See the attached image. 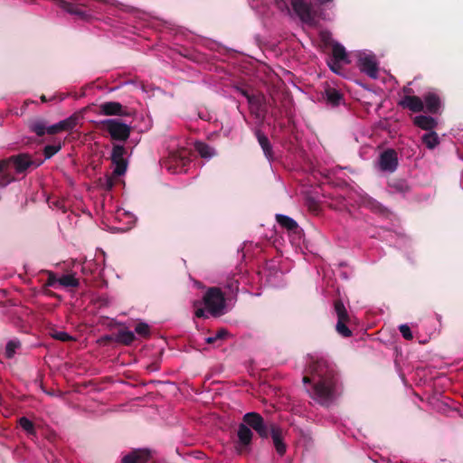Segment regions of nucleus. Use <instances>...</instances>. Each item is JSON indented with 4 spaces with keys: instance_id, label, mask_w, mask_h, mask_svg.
Instances as JSON below:
<instances>
[{
    "instance_id": "1a4fd4ad",
    "label": "nucleus",
    "mask_w": 463,
    "mask_h": 463,
    "mask_svg": "<svg viewBox=\"0 0 463 463\" xmlns=\"http://www.w3.org/2000/svg\"><path fill=\"white\" fill-rule=\"evenodd\" d=\"M5 160L8 161L11 171H13L14 168L16 174H24L33 164L31 156L28 154L12 156L5 158Z\"/></svg>"
},
{
    "instance_id": "37998d69",
    "label": "nucleus",
    "mask_w": 463,
    "mask_h": 463,
    "mask_svg": "<svg viewBox=\"0 0 463 463\" xmlns=\"http://www.w3.org/2000/svg\"><path fill=\"white\" fill-rule=\"evenodd\" d=\"M226 287L231 292H237L239 290V282L238 280L232 279L227 282Z\"/></svg>"
},
{
    "instance_id": "ddd939ff",
    "label": "nucleus",
    "mask_w": 463,
    "mask_h": 463,
    "mask_svg": "<svg viewBox=\"0 0 463 463\" xmlns=\"http://www.w3.org/2000/svg\"><path fill=\"white\" fill-rule=\"evenodd\" d=\"M379 165L381 170L394 172L398 167V156L394 149H387L380 155Z\"/></svg>"
},
{
    "instance_id": "e433bc0d",
    "label": "nucleus",
    "mask_w": 463,
    "mask_h": 463,
    "mask_svg": "<svg viewBox=\"0 0 463 463\" xmlns=\"http://www.w3.org/2000/svg\"><path fill=\"white\" fill-rule=\"evenodd\" d=\"M123 215L128 220V226L127 227H118V232H128L134 226L136 220H137L135 216H133L132 214H130L128 212H124Z\"/></svg>"
},
{
    "instance_id": "4be33fe9",
    "label": "nucleus",
    "mask_w": 463,
    "mask_h": 463,
    "mask_svg": "<svg viewBox=\"0 0 463 463\" xmlns=\"http://www.w3.org/2000/svg\"><path fill=\"white\" fill-rule=\"evenodd\" d=\"M256 137L258 139V142L260 146H261L265 156L271 160L273 158V151H272V146L268 138V137L262 133L260 129H256L255 131Z\"/></svg>"
},
{
    "instance_id": "cd10ccee",
    "label": "nucleus",
    "mask_w": 463,
    "mask_h": 463,
    "mask_svg": "<svg viewBox=\"0 0 463 463\" xmlns=\"http://www.w3.org/2000/svg\"><path fill=\"white\" fill-rule=\"evenodd\" d=\"M58 283L64 288H78L80 285L79 279L74 274H66L59 278Z\"/></svg>"
},
{
    "instance_id": "dca6fc26",
    "label": "nucleus",
    "mask_w": 463,
    "mask_h": 463,
    "mask_svg": "<svg viewBox=\"0 0 463 463\" xmlns=\"http://www.w3.org/2000/svg\"><path fill=\"white\" fill-rule=\"evenodd\" d=\"M399 104L402 108L408 109L413 113H419L424 110L422 98L415 95H405Z\"/></svg>"
},
{
    "instance_id": "473e14b6",
    "label": "nucleus",
    "mask_w": 463,
    "mask_h": 463,
    "mask_svg": "<svg viewBox=\"0 0 463 463\" xmlns=\"http://www.w3.org/2000/svg\"><path fill=\"white\" fill-rule=\"evenodd\" d=\"M19 425L28 434H35V429L33 421L27 419L26 417H22L19 419Z\"/></svg>"
},
{
    "instance_id": "b1692460",
    "label": "nucleus",
    "mask_w": 463,
    "mask_h": 463,
    "mask_svg": "<svg viewBox=\"0 0 463 463\" xmlns=\"http://www.w3.org/2000/svg\"><path fill=\"white\" fill-rule=\"evenodd\" d=\"M413 124L428 132L432 131L438 126V121L436 118H413Z\"/></svg>"
},
{
    "instance_id": "f257e3e1",
    "label": "nucleus",
    "mask_w": 463,
    "mask_h": 463,
    "mask_svg": "<svg viewBox=\"0 0 463 463\" xmlns=\"http://www.w3.org/2000/svg\"><path fill=\"white\" fill-rule=\"evenodd\" d=\"M307 372L302 379L309 397L324 407H329L338 396L339 377L335 364L324 357L309 356Z\"/></svg>"
},
{
    "instance_id": "ea45409f",
    "label": "nucleus",
    "mask_w": 463,
    "mask_h": 463,
    "mask_svg": "<svg viewBox=\"0 0 463 463\" xmlns=\"http://www.w3.org/2000/svg\"><path fill=\"white\" fill-rule=\"evenodd\" d=\"M399 331L404 339L411 340L413 338L412 333L408 325H406V324L401 325L399 326Z\"/></svg>"
},
{
    "instance_id": "f704fd0d",
    "label": "nucleus",
    "mask_w": 463,
    "mask_h": 463,
    "mask_svg": "<svg viewBox=\"0 0 463 463\" xmlns=\"http://www.w3.org/2000/svg\"><path fill=\"white\" fill-rule=\"evenodd\" d=\"M229 335L228 331L224 328L218 330L214 336H209L205 339L206 343L212 345L217 340L224 339Z\"/></svg>"
},
{
    "instance_id": "4d7b16f0",
    "label": "nucleus",
    "mask_w": 463,
    "mask_h": 463,
    "mask_svg": "<svg viewBox=\"0 0 463 463\" xmlns=\"http://www.w3.org/2000/svg\"><path fill=\"white\" fill-rule=\"evenodd\" d=\"M71 116L76 117V116H79V115L77 113H74Z\"/></svg>"
},
{
    "instance_id": "0eeeda50",
    "label": "nucleus",
    "mask_w": 463,
    "mask_h": 463,
    "mask_svg": "<svg viewBox=\"0 0 463 463\" xmlns=\"http://www.w3.org/2000/svg\"><path fill=\"white\" fill-rule=\"evenodd\" d=\"M424 110L427 113L437 115L441 114L443 100L440 94L435 90H428L422 95Z\"/></svg>"
},
{
    "instance_id": "6ab92c4d",
    "label": "nucleus",
    "mask_w": 463,
    "mask_h": 463,
    "mask_svg": "<svg viewBox=\"0 0 463 463\" xmlns=\"http://www.w3.org/2000/svg\"><path fill=\"white\" fill-rule=\"evenodd\" d=\"M14 181H15V176L11 171L8 161L5 159L0 160V187H5Z\"/></svg>"
},
{
    "instance_id": "3c124183",
    "label": "nucleus",
    "mask_w": 463,
    "mask_h": 463,
    "mask_svg": "<svg viewBox=\"0 0 463 463\" xmlns=\"http://www.w3.org/2000/svg\"><path fill=\"white\" fill-rule=\"evenodd\" d=\"M30 104H34V101H29V100L24 101V105L21 108L22 114L25 113V108L28 107Z\"/></svg>"
},
{
    "instance_id": "c85d7f7f",
    "label": "nucleus",
    "mask_w": 463,
    "mask_h": 463,
    "mask_svg": "<svg viewBox=\"0 0 463 463\" xmlns=\"http://www.w3.org/2000/svg\"><path fill=\"white\" fill-rule=\"evenodd\" d=\"M326 100L333 106H337L343 99L342 94L335 89L330 88L326 90Z\"/></svg>"
},
{
    "instance_id": "f8f14e48",
    "label": "nucleus",
    "mask_w": 463,
    "mask_h": 463,
    "mask_svg": "<svg viewBox=\"0 0 463 463\" xmlns=\"http://www.w3.org/2000/svg\"><path fill=\"white\" fill-rule=\"evenodd\" d=\"M121 142H118V186L125 185V182L120 177L126 173L128 165V157L132 154V149L128 152Z\"/></svg>"
},
{
    "instance_id": "4c0bfd02",
    "label": "nucleus",
    "mask_w": 463,
    "mask_h": 463,
    "mask_svg": "<svg viewBox=\"0 0 463 463\" xmlns=\"http://www.w3.org/2000/svg\"><path fill=\"white\" fill-rule=\"evenodd\" d=\"M61 145H48L43 149L45 158H51L53 155L61 150Z\"/></svg>"
},
{
    "instance_id": "c9c22d12",
    "label": "nucleus",
    "mask_w": 463,
    "mask_h": 463,
    "mask_svg": "<svg viewBox=\"0 0 463 463\" xmlns=\"http://www.w3.org/2000/svg\"><path fill=\"white\" fill-rule=\"evenodd\" d=\"M52 338L61 341V342H70L75 340L73 336L69 335L64 331H57L52 334Z\"/></svg>"
},
{
    "instance_id": "6e6d98bb",
    "label": "nucleus",
    "mask_w": 463,
    "mask_h": 463,
    "mask_svg": "<svg viewBox=\"0 0 463 463\" xmlns=\"http://www.w3.org/2000/svg\"><path fill=\"white\" fill-rule=\"evenodd\" d=\"M142 91H144V92H147L148 91L146 90V87L144 84L142 85Z\"/></svg>"
},
{
    "instance_id": "39448f33",
    "label": "nucleus",
    "mask_w": 463,
    "mask_h": 463,
    "mask_svg": "<svg viewBox=\"0 0 463 463\" xmlns=\"http://www.w3.org/2000/svg\"><path fill=\"white\" fill-rule=\"evenodd\" d=\"M334 311L337 317L335 331L343 337H350L352 331L347 326V324L350 322V316L341 299L334 301Z\"/></svg>"
},
{
    "instance_id": "603ef678",
    "label": "nucleus",
    "mask_w": 463,
    "mask_h": 463,
    "mask_svg": "<svg viewBox=\"0 0 463 463\" xmlns=\"http://www.w3.org/2000/svg\"><path fill=\"white\" fill-rule=\"evenodd\" d=\"M148 368L152 371H156L159 369V364L157 363H153L150 365H148Z\"/></svg>"
},
{
    "instance_id": "a19ab883",
    "label": "nucleus",
    "mask_w": 463,
    "mask_h": 463,
    "mask_svg": "<svg viewBox=\"0 0 463 463\" xmlns=\"http://www.w3.org/2000/svg\"><path fill=\"white\" fill-rule=\"evenodd\" d=\"M234 91L237 93V94H240L241 96H243L245 99H247L249 97V95L250 94V92L252 91V89L247 87V86H235L234 87Z\"/></svg>"
},
{
    "instance_id": "bb28decb",
    "label": "nucleus",
    "mask_w": 463,
    "mask_h": 463,
    "mask_svg": "<svg viewBox=\"0 0 463 463\" xmlns=\"http://www.w3.org/2000/svg\"><path fill=\"white\" fill-rule=\"evenodd\" d=\"M421 142L429 149H434L439 144V137L435 131H428L421 136Z\"/></svg>"
},
{
    "instance_id": "9d476101",
    "label": "nucleus",
    "mask_w": 463,
    "mask_h": 463,
    "mask_svg": "<svg viewBox=\"0 0 463 463\" xmlns=\"http://www.w3.org/2000/svg\"><path fill=\"white\" fill-rule=\"evenodd\" d=\"M237 436L238 442L236 445V449L239 451V453H243L248 450V447L251 443L253 432L249 425H247L245 422H242L239 424Z\"/></svg>"
},
{
    "instance_id": "5701e85b",
    "label": "nucleus",
    "mask_w": 463,
    "mask_h": 463,
    "mask_svg": "<svg viewBox=\"0 0 463 463\" xmlns=\"http://www.w3.org/2000/svg\"><path fill=\"white\" fill-rule=\"evenodd\" d=\"M104 127L110 135L112 140V148L110 152V160L112 164H116V120L109 119L104 122Z\"/></svg>"
},
{
    "instance_id": "2eb2a0df",
    "label": "nucleus",
    "mask_w": 463,
    "mask_h": 463,
    "mask_svg": "<svg viewBox=\"0 0 463 463\" xmlns=\"http://www.w3.org/2000/svg\"><path fill=\"white\" fill-rule=\"evenodd\" d=\"M269 436L271 437L277 453L280 457L284 456L287 451V444L284 441L283 430L277 424L275 428L271 430Z\"/></svg>"
},
{
    "instance_id": "4468645a",
    "label": "nucleus",
    "mask_w": 463,
    "mask_h": 463,
    "mask_svg": "<svg viewBox=\"0 0 463 463\" xmlns=\"http://www.w3.org/2000/svg\"><path fill=\"white\" fill-rule=\"evenodd\" d=\"M80 114L85 113H93L97 115H105V116H116V102L110 101L103 103L99 106L91 104L83 108L80 111Z\"/></svg>"
},
{
    "instance_id": "393cba45",
    "label": "nucleus",
    "mask_w": 463,
    "mask_h": 463,
    "mask_svg": "<svg viewBox=\"0 0 463 463\" xmlns=\"http://www.w3.org/2000/svg\"><path fill=\"white\" fill-rule=\"evenodd\" d=\"M388 186L395 193L405 194L410 191V185L404 179L394 178L389 181Z\"/></svg>"
},
{
    "instance_id": "f03ea898",
    "label": "nucleus",
    "mask_w": 463,
    "mask_h": 463,
    "mask_svg": "<svg viewBox=\"0 0 463 463\" xmlns=\"http://www.w3.org/2000/svg\"><path fill=\"white\" fill-rule=\"evenodd\" d=\"M203 301L213 317H220L224 314L226 299L219 288H209L203 295Z\"/></svg>"
},
{
    "instance_id": "72a5a7b5",
    "label": "nucleus",
    "mask_w": 463,
    "mask_h": 463,
    "mask_svg": "<svg viewBox=\"0 0 463 463\" xmlns=\"http://www.w3.org/2000/svg\"><path fill=\"white\" fill-rule=\"evenodd\" d=\"M135 332L144 338H147L150 336V327L146 323L140 322L137 324L135 327Z\"/></svg>"
},
{
    "instance_id": "aec40b11",
    "label": "nucleus",
    "mask_w": 463,
    "mask_h": 463,
    "mask_svg": "<svg viewBox=\"0 0 463 463\" xmlns=\"http://www.w3.org/2000/svg\"><path fill=\"white\" fill-rule=\"evenodd\" d=\"M246 99L250 105L251 113H254L255 116H260V112L261 111V108L264 102L263 95L252 90V91Z\"/></svg>"
},
{
    "instance_id": "58836bf2",
    "label": "nucleus",
    "mask_w": 463,
    "mask_h": 463,
    "mask_svg": "<svg viewBox=\"0 0 463 463\" xmlns=\"http://www.w3.org/2000/svg\"><path fill=\"white\" fill-rule=\"evenodd\" d=\"M61 6L67 10L69 13L71 14H78V15H82L83 14V12L76 5L71 4V3H67V2H61Z\"/></svg>"
},
{
    "instance_id": "6e6552de",
    "label": "nucleus",
    "mask_w": 463,
    "mask_h": 463,
    "mask_svg": "<svg viewBox=\"0 0 463 463\" xmlns=\"http://www.w3.org/2000/svg\"><path fill=\"white\" fill-rule=\"evenodd\" d=\"M357 66L359 70L372 79L378 76L379 67L373 54L360 53L358 55Z\"/></svg>"
},
{
    "instance_id": "f3484780",
    "label": "nucleus",
    "mask_w": 463,
    "mask_h": 463,
    "mask_svg": "<svg viewBox=\"0 0 463 463\" xmlns=\"http://www.w3.org/2000/svg\"><path fill=\"white\" fill-rule=\"evenodd\" d=\"M275 219L279 226L287 230L288 232L300 234L302 232L298 222L288 215L278 213L276 214Z\"/></svg>"
},
{
    "instance_id": "a18cd8bd",
    "label": "nucleus",
    "mask_w": 463,
    "mask_h": 463,
    "mask_svg": "<svg viewBox=\"0 0 463 463\" xmlns=\"http://www.w3.org/2000/svg\"><path fill=\"white\" fill-rule=\"evenodd\" d=\"M115 175H116V168H114L112 170L110 176L108 178L107 185H108L109 189H111L113 184H114V177H115Z\"/></svg>"
},
{
    "instance_id": "c756f323",
    "label": "nucleus",
    "mask_w": 463,
    "mask_h": 463,
    "mask_svg": "<svg viewBox=\"0 0 463 463\" xmlns=\"http://www.w3.org/2000/svg\"><path fill=\"white\" fill-rule=\"evenodd\" d=\"M135 334L133 332L118 328V343L128 345L135 340Z\"/></svg>"
},
{
    "instance_id": "7ed1b4c3",
    "label": "nucleus",
    "mask_w": 463,
    "mask_h": 463,
    "mask_svg": "<svg viewBox=\"0 0 463 463\" xmlns=\"http://www.w3.org/2000/svg\"><path fill=\"white\" fill-rule=\"evenodd\" d=\"M290 5L299 20L306 24L314 25L319 17V8L306 0H290Z\"/></svg>"
},
{
    "instance_id": "a211bd4d",
    "label": "nucleus",
    "mask_w": 463,
    "mask_h": 463,
    "mask_svg": "<svg viewBox=\"0 0 463 463\" xmlns=\"http://www.w3.org/2000/svg\"><path fill=\"white\" fill-rule=\"evenodd\" d=\"M363 204L365 208L369 209L374 213L383 215V216H388L390 213V211L388 208H386L383 204H382L380 202L375 200L374 198L371 196H365L363 199Z\"/></svg>"
},
{
    "instance_id": "c03bdc74",
    "label": "nucleus",
    "mask_w": 463,
    "mask_h": 463,
    "mask_svg": "<svg viewBox=\"0 0 463 463\" xmlns=\"http://www.w3.org/2000/svg\"><path fill=\"white\" fill-rule=\"evenodd\" d=\"M113 340V337L110 336V335H105V336H102L100 337L99 340H98V344L99 345H108L109 342H111Z\"/></svg>"
},
{
    "instance_id": "de8ad7c7",
    "label": "nucleus",
    "mask_w": 463,
    "mask_h": 463,
    "mask_svg": "<svg viewBox=\"0 0 463 463\" xmlns=\"http://www.w3.org/2000/svg\"><path fill=\"white\" fill-rule=\"evenodd\" d=\"M117 109H118V116H130V113L127 112L124 109V107L121 104H119L118 102Z\"/></svg>"
},
{
    "instance_id": "8fccbe9b",
    "label": "nucleus",
    "mask_w": 463,
    "mask_h": 463,
    "mask_svg": "<svg viewBox=\"0 0 463 463\" xmlns=\"http://www.w3.org/2000/svg\"><path fill=\"white\" fill-rule=\"evenodd\" d=\"M329 67L333 71H337L340 69V63H335V61L332 59V62H328Z\"/></svg>"
},
{
    "instance_id": "423d86ee",
    "label": "nucleus",
    "mask_w": 463,
    "mask_h": 463,
    "mask_svg": "<svg viewBox=\"0 0 463 463\" xmlns=\"http://www.w3.org/2000/svg\"><path fill=\"white\" fill-rule=\"evenodd\" d=\"M76 118H67L57 124L45 128L43 124L35 123L32 125L31 128L37 136L42 137L46 132L50 135H54L62 131L71 130L76 126Z\"/></svg>"
},
{
    "instance_id": "5fc2aeb1",
    "label": "nucleus",
    "mask_w": 463,
    "mask_h": 463,
    "mask_svg": "<svg viewBox=\"0 0 463 463\" xmlns=\"http://www.w3.org/2000/svg\"><path fill=\"white\" fill-rule=\"evenodd\" d=\"M41 99H42L43 102H46V100H47V99H46V97L44 95L41 96Z\"/></svg>"
},
{
    "instance_id": "09e8293b",
    "label": "nucleus",
    "mask_w": 463,
    "mask_h": 463,
    "mask_svg": "<svg viewBox=\"0 0 463 463\" xmlns=\"http://www.w3.org/2000/svg\"><path fill=\"white\" fill-rule=\"evenodd\" d=\"M194 315H195L196 317H199V318H205L206 317L205 311L202 307H198L195 310Z\"/></svg>"
},
{
    "instance_id": "412c9836",
    "label": "nucleus",
    "mask_w": 463,
    "mask_h": 463,
    "mask_svg": "<svg viewBox=\"0 0 463 463\" xmlns=\"http://www.w3.org/2000/svg\"><path fill=\"white\" fill-rule=\"evenodd\" d=\"M332 59L335 61V63H350L345 48L336 42H334L332 44Z\"/></svg>"
},
{
    "instance_id": "2f4dec72",
    "label": "nucleus",
    "mask_w": 463,
    "mask_h": 463,
    "mask_svg": "<svg viewBox=\"0 0 463 463\" xmlns=\"http://www.w3.org/2000/svg\"><path fill=\"white\" fill-rule=\"evenodd\" d=\"M21 344L19 341L11 340L6 344L5 355L6 358L11 359L14 357L16 350L20 348Z\"/></svg>"
},
{
    "instance_id": "9b49d317",
    "label": "nucleus",
    "mask_w": 463,
    "mask_h": 463,
    "mask_svg": "<svg viewBox=\"0 0 463 463\" xmlns=\"http://www.w3.org/2000/svg\"><path fill=\"white\" fill-rule=\"evenodd\" d=\"M151 458V449H134L122 456L121 463H147Z\"/></svg>"
},
{
    "instance_id": "7c9ffc66",
    "label": "nucleus",
    "mask_w": 463,
    "mask_h": 463,
    "mask_svg": "<svg viewBox=\"0 0 463 463\" xmlns=\"http://www.w3.org/2000/svg\"><path fill=\"white\" fill-rule=\"evenodd\" d=\"M131 128L118 121V142H125L130 135Z\"/></svg>"
},
{
    "instance_id": "79ce46f5",
    "label": "nucleus",
    "mask_w": 463,
    "mask_h": 463,
    "mask_svg": "<svg viewBox=\"0 0 463 463\" xmlns=\"http://www.w3.org/2000/svg\"><path fill=\"white\" fill-rule=\"evenodd\" d=\"M46 274L48 275V279L44 284L45 287H52L55 283H58L59 279L56 278L54 272L47 270Z\"/></svg>"
},
{
    "instance_id": "49530a36",
    "label": "nucleus",
    "mask_w": 463,
    "mask_h": 463,
    "mask_svg": "<svg viewBox=\"0 0 463 463\" xmlns=\"http://www.w3.org/2000/svg\"><path fill=\"white\" fill-rule=\"evenodd\" d=\"M284 118H274V126L279 127L281 129L287 128L286 125L281 121Z\"/></svg>"
},
{
    "instance_id": "20e7f679",
    "label": "nucleus",
    "mask_w": 463,
    "mask_h": 463,
    "mask_svg": "<svg viewBox=\"0 0 463 463\" xmlns=\"http://www.w3.org/2000/svg\"><path fill=\"white\" fill-rule=\"evenodd\" d=\"M243 422L253 429L262 439H268L271 430L277 425L272 421H265L263 417L257 412H248L242 418Z\"/></svg>"
},
{
    "instance_id": "864d4df0",
    "label": "nucleus",
    "mask_w": 463,
    "mask_h": 463,
    "mask_svg": "<svg viewBox=\"0 0 463 463\" xmlns=\"http://www.w3.org/2000/svg\"><path fill=\"white\" fill-rule=\"evenodd\" d=\"M333 0H317V4H319L320 5H326V4L330 3Z\"/></svg>"
},
{
    "instance_id": "a878e982",
    "label": "nucleus",
    "mask_w": 463,
    "mask_h": 463,
    "mask_svg": "<svg viewBox=\"0 0 463 463\" xmlns=\"http://www.w3.org/2000/svg\"><path fill=\"white\" fill-rule=\"evenodd\" d=\"M194 149L203 158H211L216 155L215 150L212 146L202 141L194 143Z\"/></svg>"
}]
</instances>
